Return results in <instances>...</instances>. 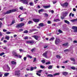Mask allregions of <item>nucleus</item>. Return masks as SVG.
Returning a JSON list of instances; mask_svg holds the SVG:
<instances>
[{
	"label": "nucleus",
	"instance_id": "19",
	"mask_svg": "<svg viewBox=\"0 0 77 77\" xmlns=\"http://www.w3.org/2000/svg\"><path fill=\"white\" fill-rule=\"evenodd\" d=\"M14 23H15V20H13L12 21L11 23L10 24V26H12V24H14Z\"/></svg>",
	"mask_w": 77,
	"mask_h": 77
},
{
	"label": "nucleus",
	"instance_id": "4",
	"mask_svg": "<svg viewBox=\"0 0 77 77\" xmlns=\"http://www.w3.org/2000/svg\"><path fill=\"white\" fill-rule=\"evenodd\" d=\"M72 29L73 30V32L74 33H77V27L75 26H73L72 27Z\"/></svg>",
	"mask_w": 77,
	"mask_h": 77
},
{
	"label": "nucleus",
	"instance_id": "15",
	"mask_svg": "<svg viewBox=\"0 0 77 77\" xmlns=\"http://www.w3.org/2000/svg\"><path fill=\"white\" fill-rule=\"evenodd\" d=\"M68 12L66 11L63 13V17H66L68 15V14H69Z\"/></svg>",
	"mask_w": 77,
	"mask_h": 77
},
{
	"label": "nucleus",
	"instance_id": "29",
	"mask_svg": "<svg viewBox=\"0 0 77 77\" xmlns=\"http://www.w3.org/2000/svg\"><path fill=\"white\" fill-rule=\"evenodd\" d=\"M29 39V37L27 36H26L23 38V39L25 40H26V39Z\"/></svg>",
	"mask_w": 77,
	"mask_h": 77
},
{
	"label": "nucleus",
	"instance_id": "3",
	"mask_svg": "<svg viewBox=\"0 0 77 77\" xmlns=\"http://www.w3.org/2000/svg\"><path fill=\"white\" fill-rule=\"evenodd\" d=\"M61 6H63V8H64V7H67L68 6V3L67 2H66L63 4H61Z\"/></svg>",
	"mask_w": 77,
	"mask_h": 77
},
{
	"label": "nucleus",
	"instance_id": "50",
	"mask_svg": "<svg viewBox=\"0 0 77 77\" xmlns=\"http://www.w3.org/2000/svg\"><path fill=\"white\" fill-rule=\"evenodd\" d=\"M56 57L57 58H58V59H60V57L59 55H57Z\"/></svg>",
	"mask_w": 77,
	"mask_h": 77
},
{
	"label": "nucleus",
	"instance_id": "2",
	"mask_svg": "<svg viewBox=\"0 0 77 77\" xmlns=\"http://www.w3.org/2000/svg\"><path fill=\"white\" fill-rule=\"evenodd\" d=\"M24 25L25 24L24 23H22L17 25V26H16V27H23V26H24Z\"/></svg>",
	"mask_w": 77,
	"mask_h": 77
},
{
	"label": "nucleus",
	"instance_id": "16",
	"mask_svg": "<svg viewBox=\"0 0 77 77\" xmlns=\"http://www.w3.org/2000/svg\"><path fill=\"white\" fill-rule=\"evenodd\" d=\"M63 46V47H68V43H66L62 44Z\"/></svg>",
	"mask_w": 77,
	"mask_h": 77
},
{
	"label": "nucleus",
	"instance_id": "20",
	"mask_svg": "<svg viewBox=\"0 0 77 77\" xmlns=\"http://www.w3.org/2000/svg\"><path fill=\"white\" fill-rule=\"evenodd\" d=\"M11 11V12H16L17 10L16 9H13L12 10H10Z\"/></svg>",
	"mask_w": 77,
	"mask_h": 77
},
{
	"label": "nucleus",
	"instance_id": "52",
	"mask_svg": "<svg viewBox=\"0 0 77 77\" xmlns=\"http://www.w3.org/2000/svg\"><path fill=\"white\" fill-rule=\"evenodd\" d=\"M2 48H3L4 49H6V48H7L6 47H5V46H2Z\"/></svg>",
	"mask_w": 77,
	"mask_h": 77
},
{
	"label": "nucleus",
	"instance_id": "23",
	"mask_svg": "<svg viewBox=\"0 0 77 77\" xmlns=\"http://www.w3.org/2000/svg\"><path fill=\"white\" fill-rule=\"evenodd\" d=\"M64 21L65 23H66V24H69V21H68V20H64Z\"/></svg>",
	"mask_w": 77,
	"mask_h": 77
},
{
	"label": "nucleus",
	"instance_id": "62",
	"mask_svg": "<svg viewBox=\"0 0 77 77\" xmlns=\"http://www.w3.org/2000/svg\"><path fill=\"white\" fill-rule=\"evenodd\" d=\"M54 75H59V73H57L54 74Z\"/></svg>",
	"mask_w": 77,
	"mask_h": 77
},
{
	"label": "nucleus",
	"instance_id": "56",
	"mask_svg": "<svg viewBox=\"0 0 77 77\" xmlns=\"http://www.w3.org/2000/svg\"><path fill=\"white\" fill-rule=\"evenodd\" d=\"M35 48H34L32 49L31 50V51L32 52H33V51H35Z\"/></svg>",
	"mask_w": 77,
	"mask_h": 77
},
{
	"label": "nucleus",
	"instance_id": "6",
	"mask_svg": "<svg viewBox=\"0 0 77 77\" xmlns=\"http://www.w3.org/2000/svg\"><path fill=\"white\" fill-rule=\"evenodd\" d=\"M20 71L17 70L15 72V75H17V77H19L20 76Z\"/></svg>",
	"mask_w": 77,
	"mask_h": 77
},
{
	"label": "nucleus",
	"instance_id": "24",
	"mask_svg": "<svg viewBox=\"0 0 77 77\" xmlns=\"http://www.w3.org/2000/svg\"><path fill=\"white\" fill-rule=\"evenodd\" d=\"M26 56L28 57V58H29V59H32V56H31L30 55L27 54L26 55Z\"/></svg>",
	"mask_w": 77,
	"mask_h": 77
},
{
	"label": "nucleus",
	"instance_id": "22",
	"mask_svg": "<svg viewBox=\"0 0 77 77\" xmlns=\"http://www.w3.org/2000/svg\"><path fill=\"white\" fill-rule=\"evenodd\" d=\"M54 21L55 22H57V21H60V20H59V19H54Z\"/></svg>",
	"mask_w": 77,
	"mask_h": 77
},
{
	"label": "nucleus",
	"instance_id": "35",
	"mask_svg": "<svg viewBox=\"0 0 77 77\" xmlns=\"http://www.w3.org/2000/svg\"><path fill=\"white\" fill-rule=\"evenodd\" d=\"M7 71H9V70H10V67H9V66H8V65H7Z\"/></svg>",
	"mask_w": 77,
	"mask_h": 77
},
{
	"label": "nucleus",
	"instance_id": "32",
	"mask_svg": "<svg viewBox=\"0 0 77 77\" xmlns=\"http://www.w3.org/2000/svg\"><path fill=\"white\" fill-rule=\"evenodd\" d=\"M71 69H72L73 70H75V67L74 66H72L71 67Z\"/></svg>",
	"mask_w": 77,
	"mask_h": 77
},
{
	"label": "nucleus",
	"instance_id": "26",
	"mask_svg": "<svg viewBox=\"0 0 77 77\" xmlns=\"http://www.w3.org/2000/svg\"><path fill=\"white\" fill-rule=\"evenodd\" d=\"M47 77H53V75L51 74H49V75H47Z\"/></svg>",
	"mask_w": 77,
	"mask_h": 77
},
{
	"label": "nucleus",
	"instance_id": "30",
	"mask_svg": "<svg viewBox=\"0 0 77 77\" xmlns=\"http://www.w3.org/2000/svg\"><path fill=\"white\" fill-rule=\"evenodd\" d=\"M70 60H72V61H73V62H75V61L74 58H71Z\"/></svg>",
	"mask_w": 77,
	"mask_h": 77
},
{
	"label": "nucleus",
	"instance_id": "37",
	"mask_svg": "<svg viewBox=\"0 0 77 77\" xmlns=\"http://www.w3.org/2000/svg\"><path fill=\"white\" fill-rule=\"evenodd\" d=\"M31 23H32V21L31 20H29L28 22V24H31Z\"/></svg>",
	"mask_w": 77,
	"mask_h": 77
},
{
	"label": "nucleus",
	"instance_id": "54",
	"mask_svg": "<svg viewBox=\"0 0 77 77\" xmlns=\"http://www.w3.org/2000/svg\"><path fill=\"white\" fill-rule=\"evenodd\" d=\"M44 15H45V17H48V14L47 13L45 14Z\"/></svg>",
	"mask_w": 77,
	"mask_h": 77
},
{
	"label": "nucleus",
	"instance_id": "31",
	"mask_svg": "<svg viewBox=\"0 0 77 77\" xmlns=\"http://www.w3.org/2000/svg\"><path fill=\"white\" fill-rule=\"evenodd\" d=\"M52 68H53L52 66H49L48 67V68L49 69H52Z\"/></svg>",
	"mask_w": 77,
	"mask_h": 77
},
{
	"label": "nucleus",
	"instance_id": "59",
	"mask_svg": "<svg viewBox=\"0 0 77 77\" xmlns=\"http://www.w3.org/2000/svg\"><path fill=\"white\" fill-rule=\"evenodd\" d=\"M63 63H68V60H66L63 62Z\"/></svg>",
	"mask_w": 77,
	"mask_h": 77
},
{
	"label": "nucleus",
	"instance_id": "64",
	"mask_svg": "<svg viewBox=\"0 0 77 77\" xmlns=\"http://www.w3.org/2000/svg\"><path fill=\"white\" fill-rule=\"evenodd\" d=\"M73 43L75 44V43H77V41L74 40L73 41Z\"/></svg>",
	"mask_w": 77,
	"mask_h": 77
},
{
	"label": "nucleus",
	"instance_id": "8",
	"mask_svg": "<svg viewBox=\"0 0 77 77\" xmlns=\"http://www.w3.org/2000/svg\"><path fill=\"white\" fill-rule=\"evenodd\" d=\"M11 10L7 11L6 12H4L3 13V15H7V14H11Z\"/></svg>",
	"mask_w": 77,
	"mask_h": 77
},
{
	"label": "nucleus",
	"instance_id": "7",
	"mask_svg": "<svg viewBox=\"0 0 77 77\" xmlns=\"http://www.w3.org/2000/svg\"><path fill=\"white\" fill-rule=\"evenodd\" d=\"M55 44L56 45H57L60 43V39L59 38H56V40H55Z\"/></svg>",
	"mask_w": 77,
	"mask_h": 77
},
{
	"label": "nucleus",
	"instance_id": "63",
	"mask_svg": "<svg viewBox=\"0 0 77 77\" xmlns=\"http://www.w3.org/2000/svg\"><path fill=\"white\" fill-rule=\"evenodd\" d=\"M48 24H51V21H50V20H48Z\"/></svg>",
	"mask_w": 77,
	"mask_h": 77
},
{
	"label": "nucleus",
	"instance_id": "40",
	"mask_svg": "<svg viewBox=\"0 0 77 77\" xmlns=\"http://www.w3.org/2000/svg\"><path fill=\"white\" fill-rule=\"evenodd\" d=\"M50 63H51L50 62L48 61V62L46 63L45 64H46V65H49V64H50Z\"/></svg>",
	"mask_w": 77,
	"mask_h": 77
},
{
	"label": "nucleus",
	"instance_id": "36",
	"mask_svg": "<svg viewBox=\"0 0 77 77\" xmlns=\"http://www.w3.org/2000/svg\"><path fill=\"white\" fill-rule=\"evenodd\" d=\"M9 38H10L9 36H6L5 38L6 39H7V40H9Z\"/></svg>",
	"mask_w": 77,
	"mask_h": 77
},
{
	"label": "nucleus",
	"instance_id": "43",
	"mask_svg": "<svg viewBox=\"0 0 77 77\" xmlns=\"http://www.w3.org/2000/svg\"><path fill=\"white\" fill-rule=\"evenodd\" d=\"M19 51L20 52H24V50H23L22 49H20Z\"/></svg>",
	"mask_w": 77,
	"mask_h": 77
},
{
	"label": "nucleus",
	"instance_id": "9",
	"mask_svg": "<svg viewBox=\"0 0 77 77\" xmlns=\"http://www.w3.org/2000/svg\"><path fill=\"white\" fill-rule=\"evenodd\" d=\"M26 43L27 44H33L34 43V41L33 40L27 41L26 42Z\"/></svg>",
	"mask_w": 77,
	"mask_h": 77
},
{
	"label": "nucleus",
	"instance_id": "38",
	"mask_svg": "<svg viewBox=\"0 0 77 77\" xmlns=\"http://www.w3.org/2000/svg\"><path fill=\"white\" fill-rule=\"evenodd\" d=\"M22 31H23V29H20L18 30V32H22Z\"/></svg>",
	"mask_w": 77,
	"mask_h": 77
},
{
	"label": "nucleus",
	"instance_id": "48",
	"mask_svg": "<svg viewBox=\"0 0 77 77\" xmlns=\"http://www.w3.org/2000/svg\"><path fill=\"white\" fill-rule=\"evenodd\" d=\"M55 18V19H58L59 18V15H57L56 17Z\"/></svg>",
	"mask_w": 77,
	"mask_h": 77
},
{
	"label": "nucleus",
	"instance_id": "60",
	"mask_svg": "<svg viewBox=\"0 0 77 77\" xmlns=\"http://www.w3.org/2000/svg\"><path fill=\"white\" fill-rule=\"evenodd\" d=\"M36 57H35L34 58V60L33 61V62H35V61H36Z\"/></svg>",
	"mask_w": 77,
	"mask_h": 77
},
{
	"label": "nucleus",
	"instance_id": "61",
	"mask_svg": "<svg viewBox=\"0 0 77 77\" xmlns=\"http://www.w3.org/2000/svg\"><path fill=\"white\" fill-rule=\"evenodd\" d=\"M6 34H7V35L10 34H11V32H6Z\"/></svg>",
	"mask_w": 77,
	"mask_h": 77
},
{
	"label": "nucleus",
	"instance_id": "41",
	"mask_svg": "<svg viewBox=\"0 0 77 77\" xmlns=\"http://www.w3.org/2000/svg\"><path fill=\"white\" fill-rule=\"evenodd\" d=\"M64 51L65 52H66V51H70V50H69V49H67L64 50Z\"/></svg>",
	"mask_w": 77,
	"mask_h": 77
},
{
	"label": "nucleus",
	"instance_id": "33",
	"mask_svg": "<svg viewBox=\"0 0 77 77\" xmlns=\"http://www.w3.org/2000/svg\"><path fill=\"white\" fill-rule=\"evenodd\" d=\"M29 5H30V6H33V5H34L33 3L32 2L29 3Z\"/></svg>",
	"mask_w": 77,
	"mask_h": 77
},
{
	"label": "nucleus",
	"instance_id": "14",
	"mask_svg": "<svg viewBox=\"0 0 77 77\" xmlns=\"http://www.w3.org/2000/svg\"><path fill=\"white\" fill-rule=\"evenodd\" d=\"M47 11L44 10V9H41L38 11V13L41 14V12H46Z\"/></svg>",
	"mask_w": 77,
	"mask_h": 77
},
{
	"label": "nucleus",
	"instance_id": "42",
	"mask_svg": "<svg viewBox=\"0 0 77 77\" xmlns=\"http://www.w3.org/2000/svg\"><path fill=\"white\" fill-rule=\"evenodd\" d=\"M22 56H20V55H17V57H17V58L19 57V58H21L22 57Z\"/></svg>",
	"mask_w": 77,
	"mask_h": 77
},
{
	"label": "nucleus",
	"instance_id": "28",
	"mask_svg": "<svg viewBox=\"0 0 77 77\" xmlns=\"http://www.w3.org/2000/svg\"><path fill=\"white\" fill-rule=\"evenodd\" d=\"M77 21V19L71 20V21L73 22H75V21Z\"/></svg>",
	"mask_w": 77,
	"mask_h": 77
},
{
	"label": "nucleus",
	"instance_id": "34",
	"mask_svg": "<svg viewBox=\"0 0 77 77\" xmlns=\"http://www.w3.org/2000/svg\"><path fill=\"white\" fill-rule=\"evenodd\" d=\"M58 32H59V33H63L62 31L60 29H58Z\"/></svg>",
	"mask_w": 77,
	"mask_h": 77
},
{
	"label": "nucleus",
	"instance_id": "13",
	"mask_svg": "<svg viewBox=\"0 0 77 77\" xmlns=\"http://www.w3.org/2000/svg\"><path fill=\"white\" fill-rule=\"evenodd\" d=\"M50 7H51V6H50V5L47 6L44 5L43 6V8H44V9H47V8H50Z\"/></svg>",
	"mask_w": 77,
	"mask_h": 77
},
{
	"label": "nucleus",
	"instance_id": "27",
	"mask_svg": "<svg viewBox=\"0 0 77 77\" xmlns=\"http://www.w3.org/2000/svg\"><path fill=\"white\" fill-rule=\"evenodd\" d=\"M30 67H27V68L26 69V70L27 71H30Z\"/></svg>",
	"mask_w": 77,
	"mask_h": 77
},
{
	"label": "nucleus",
	"instance_id": "47",
	"mask_svg": "<svg viewBox=\"0 0 77 77\" xmlns=\"http://www.w3.org/2000/svg\"><path fill=\"white\" fill-rule=\"evenodd\" d=\"M41 62L43 63H45V60H42Z\"/></svg>",
	"mask_w": 77,
	"mask_h": 77
},
{
	"label": "nucleus",
	"instance_id": "49",
	"mask_svg": "<svg viewBox=\"0 0 77 77\" xmlns=\"http://www.w3.org/2000/svg\"><path fill=\"white\" fill-rule=\"evenodd\" d=\"M42 70H39L37 72L38 73H41L42 72Z\"/></svg>",
	"mask_w": 77,
	"mask_h": 77
},
{
	"label": "nucleus",
	"instance_id": "12",
	"mask_svg": "<svg viewBox=\"0 0 77 77\" xmlns=\"http://www.w3.org/2000/svg\"><path fill=\"white\" fill-rule=\"evenodd\" d=\"M48 53V52L46 51L43 54V56L44 57H46V58H47V53Z\"/></svg>",
	"mask_w": 77,
	"mask_h": 77
},
{
	"label": "nucleus",
	"instance_id": "57",
	"mask_svg": "<svg viewBox=\"0 0 77 77\" xmlns=\"http://www.w3.org/2000/svg\"><path fill=\"white\" fill-rule=\"evenodd\" d=\"M3 30L4 32H7V30L5 29H3Z\"/></svg>",
	"mask_w": 77,
	"mask_h": 77
},
{
	"label": "nucleus",
	"instance_id": "45",
	"mask_svg": "<svg viewBox=\"0 0 77 77\" xmlns=\"http://www.w3.org/2000/svg\"><path fill=\"white\" fill-rule=\"evenodd\" d=\"M5 54V53L2 52L1 53H0V56H3V55Z\"/></svg>",
	"mask_w": 77,
	"mask_h": 77
},
{
	"label": "nucleus",
	"instance_id": "58",
	"mask_svg": "<svg viewBox=\"0 0 77 77\" xmlns=\"http://www.w3.org/2000/svg\"><path fill=\"white\" fill-rule=\"evenodd\" d=\"M27 59V57H24L23 58V59L24 61H26V59Z\"/></svg>",
	"mask_w": 77,
	"mask_h": 77
},
{
	"label": "nucleus",
	"instance_id": "55",
	"mask_svg": "<svg viewBox=\"0 0 77 77\" xmlns=\"http://www.w3.org/2000/svg\"><path fill=\"white\" fill-rule=\"evenodd\" d=\"M65 17L63 16V15L62 16H61V19H64V18H65Z\"/></svg>",
	"mask_w": 77,
	"mask_h": 77
},
{
	"label": "nucleus",
	"instance_id": "18",
	"mask_svg": "<svg viewBox=\"0 0 77 77\" xmlns=\"http://www.w3.org/2000/svg\"><path fill=\"white\" fill-rule=\"evenodd\" d=\"M39 26H41V27H44V25L43 23H39L38 25Z\"/></svg>",
	"mask_w": 77,
	"mask_h": 77
},
{
	"label": "nucleus",
	"instance_id": "10",
	"mask_svg": "<svg viewBox=\"0 0 77 77\" xmlns=\"http://www.w3.org/2000/svg\"><path fill=\"white\" fill-rule=\"evenodd\" d=\"M32 20L35 23H38L39 21V19H33Z\"/></svg>",
	"mask_w": 77,
	"mask_h": 77
},
{
	"label": "nucleus",
	"instance_id": "46",
	"mask_svg": "<svg viewBox=\"0 0 77 77\" xmlns=\"http://www.w3.org/2000/svg\"><path fill=\"white\" fill-rule=\"evenodd\" d=\"M30 68V70L29 71H33V67H32V66Z\"/></svg>",
	"mask_w": 77,
	"mask_h": 77
},
{
	"label": "nucleus",
	"instance_id": "44",
	"mask_svg": "<svg viewBox=\"0 0 77 77\" xmlns=\"http://www.w3.org/2000/svg\"><path fill=\"white\" fill-rule=\"evenodd\" d=\"M41 68H42V69H44L45 68V67L42 65L40 66Z\"/></svg>",
	"mask_w": 77,
	"mask_h": 77
},
{
	"label": "nucleus",
	"instance_id": "17",
	"mask_svg": "<svg viewBox=\"0 0 77 77\" xmlns=\"http://www.w3.org/2000/svg\"><path fill=\"white\" fill-rule=\"evenodd\" d=\"M33 38H35V39H36V40H38L39 37L37 35H34L33 36Z\"/></svg>",
	"mask_w": 77,
	"mask_h": 77
},
{
	"label": "nucleus",
	"instance_id": "21",
	"mask_svg": "<svg viewBox=\"0 0 77 77\" xmlns=\"http://www.w3.org/2000/svg\"><path fill=\"white\" fill-rule=\"evenodd\" d=\"M63 74L64 75H68V72H63Z\"/></svg>",
	"mask_w": 77,
	"mask_h": 77
},
{
	"label": "nucleus",
	"instance_id": "1",
	"mask_svg": "<svg viewBox=\"0 0 77 77\" xmlns=\"http://www.w3.org/2000/svg\"><path fill=\"white\" fill-rule=\"evenodd\" d=\"M12 54L13 56H14L15 57H18V54L17 53V51L16 50H14L12 52Z\"/></svg>",
	"mask_w": 77,
	"mask_h": 77
},
{
	"label": "nucleus",
	"instance_id": "51",
	"mask_svg": "<svg viewBox=\"0 0 77 77\" xmlns=\"http://www.w3.org/2000/svg\"><path fill=\"white\" fill-rule=\"evenodd\" d=\"M20 21H23V20H24V19L23 18H20Z\"/></svg>",
	"mask_w": 77,
	"mask_h": 77
},
{
	"label": "nucleus",
	"instance_id": "39",
	"mask_svg": "<svg viewBox=\"0 0 77 77\" xmlns=\"http://www.w3.org/2000/svg\"><path fill=\"white\" fill-rule=\"evenodd\" d=\"M28 32H29L27 30H25L24 31L23 33H28Z\"/></svg>",
	"mask_w": 77,
	"mask_h": 77
},
{
	"label": "nucleus",
	"instance_id": "11",
	"mask_svg": "<svg viewBox=\"0 0 77 77\" xmlns=\"http://www.w3.org/2000/svg\"><path fill=\"white\" fill-rule=\"evenodd\" d=\"M11 63L12 65H17V62H16V60H14L13 61H11Z\"/></svg>",
	"mask_w": 77,
	"mask_h": 77
},
{
	"label": "nucleus",
	"instance_id": "5",
	"mask_svg": "<svg viewBox=\"0 0 77 77\" xmlns=\"http://www.w3.org/2000/svg\"><path fill=\"white\" fill-rule=\"evenodd\" d=\"M20 2H22V3L25 5H28V1L27 0H21Z\"/></svg>",
	"mask_w": 77,
	"mask_h": 77
},
{
	"label": "nucleus",
	"instance_id": "25",
	"mask_svg": "<svg viewBox=\"0 0 77 77\" xmlns=\"http://www.w3.org/2000/svg\"><path fill=\"white\" fill-rule=\"evenodd\" d=\"M9 73H5L4 74V76L5 77H7V76H8V75H9Z\"/></svg>",
	"mask_w": 77,
	"mask_h": 77
},
{
	"label": "nucleus",
	"instance_id": "53",
	"mask_svg": "<svg viewBox=\"0 0 77 77\" xmlns=\"http://www.w3.org/2000/svg\"><path fill=\"white\" fill-rule=\"evenodd\" d=\"M36 75H38V76H41V74L38 73H36Z\"/></svg>",
	"mask_w": 77,
	"mask_h": 77
}]
</instances>
